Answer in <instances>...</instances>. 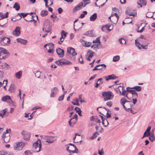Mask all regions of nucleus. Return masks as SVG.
I'll return each mask as SVG.
<instances>
[{
	"label": "nucleus",
	"mask_w": 155,
	"mask_h": 155,
	"mask_svg": "<svg viewBox=\"0 0 155 155\" xmlns=\"http://www.w3.org/2000/svg\"><path fill=\"white\" fill-rule=\"evenodd\" d=\"M116 89L117 92L119 91L121 94L124 96H125L128 98L127 96V94H125V93H127V90H126L124 89V87L120 86L118 88H116Z\"/></svg>",
	"instance_id": "nucleus-6"
},
{
	"label": "nucleus",
	"mask_w": 155,
	"mask_h": 155,
	"mask_svg": "<svg viewBox=\"0 0 155 155\" xmlns=\"http://www.w3.org/2000/svg\"><path fill=\"white\" fill-rule=\"evenodd\" d=\"M35 72H34V73L35 77L37 78H39L41 75V72L38 71H35Z\"/></svg>",
	"instance_id": "nucleus-43"
},
{
	"label": "nucleus",
	"mask_w": 155,
	"mask_h": 155,
	"mask_svg": "<svg viewBox=\"0 0 155 155\" xmlns=\"http://www.w3.org/2000/svg\"><path fill=\"white\" fill-rule=\"evenodd\" d=\"M123 107L125 110L131 113L134 114L135 112H134L133 110L131 109V103L129 101H128L127 103H126L125 104L124 106Z\"/></svg>",
	"instance_id": "nucleus-4"
},
{
	"label": "nucleus",
	"mask_w": 155,
	"mask_h": 155,
	"mask_svg": "<svg viewBox=\"0 0 155 155\" xmlns=\"http://www.w3.org/2000/svg\"><path fill=\"white\" fill-rule=\"evenodd\" d=\"M87 14V12L86 11H84L81 13L79 17L80 18H83L85 16V15Z\"/></svg>",
	"instance_id": "nucleus-45"
},
{
	"label": "nucleus",
	"mask_w": 155,
	"mask_h": 155,
	"mask_svg": "<svg viewBox=\"0 0 155 155\" xmlns=\"http://www.w3.org/2000/svg\"><path fill=\"white\" fill-rule=\"evenodd\" d=\"M2 67L3 68H5L9 67V66L6 63H4L2 64Z\"/></svg>",
	"instance_id": "nucleus-56"
},
{
	"label": "nucleus",
	"mask_w": 155,
	"mask_h": 155,
	"mask_svg": "<svg viewBox=\"0 0 155 155\" xmlns=\"http://www.w3.org/2000/svg\"><path fill=\"white\" fill-rule=\"evenodd\" d=\"M135 42L136 46L139 49H141V45L140 44L138 40V39L135 40Z\"/></svg>",
	"instance_id": "nucleus-40"
},
{
	"label": "nucleus",
	"mask_w": 155,
	"mask_h": 155,
	"mask_svg": "<svg viewBox=\"0 0 155 155\" xmlns=\"http://www.w3.org/2000/svg\"><path fill=\"white\" fill-rule=\"evenodd\" d=\"M86 34L87 35L91 36H94V34L93 33L92 31H89L87 32Z\"/></svg>",
	"instance_id": "nucleus-49"
},
{
	"label": "nucleus",
	"mask_w": 155,
	"mask_h": 155,
	"mask_svg": "<svg viewBox=\"0 0 155 155\" xmlns=\"http://www.w3.org/2000/svg\"><path fill=\"white\" fill-rule=\"evenodd\" d=\"M100 37H98L96 38V39L93 41V43H95V44H97L98 43H100Z\"/></svg>",
	"instance_id": "nucleus-50"
},
{
	"label": "nucleus",
	"mask_w": 155,
	"mask_h": 155,
	"mask_svg": "<svg viewBox=\"0 0 155 155\" xmlns=\"http://www.w3.org/2000/svg\"><path fill=\"white\" fill-rule=\"evenodd\" d=\"M81 42L83 44V45L85 47H89L92 44L91 42H87L84 40H82Z\"/></svg>",
	"instance_id": "nucleus-25"
},
{
	"label": "nucleus",
	"mask_w": 155,
	"mask_h": 155,
	"mask_svg": "<svg viewBox=\"0 0 155 155\" xmlns=\"http://www.w3.org/2000/svg\"><path fill=\"white\" fill-rule=\"evenodd\" d=\"M131 89H135L138 91H140L141 90V87L140 86H136L133 87L131 88Z\"/></svg>",
	"instance_id": "nucleus-42"
},
{
	"label": "nucleus",
	"mask_w": 155,
	"mask_h": 155,
	"mask_svg": "<svg viewBox=\"0 0 155 155\" xmlns=\"http://www.w3.org/2000/svg\"><path fill=\"white\" fill-rule=\"evenodd\" d=\"M149 139L151 142H153L155 140V137H154L153 134L152 135L149 137Z\"/></svg>",
	"instance_id": "nucleus-51"
},
{
	"label": "nucleus",
	"mask_w": 155,
	"mask_h": 155,
	"mask_svg": "<svg viewBox=\"0 0 155 155\" xmlns=\"http://www.w3.org/2000/svg\"><path fill=\"white\" fill-rule=\"evenodd\" d=\"M101 66L103 68H105L106 67V65L104 64H101L96 65L95 67L94 68H97V67H98Z\"/></svg>",
	"instance_id": "nucleus-57"
},
{
	"label": "nucleus",
	"mask_w": 155,
	"mask_h": 155,
	"mask_svg": "<svg viewBox=\"0 0 155 155\" xmlns=\"http://www.w3.org/2000/svg\"><path fill=\"white\" fill-rule=\"evenodd\" d=\"M21 135L23 136L24 139L26 141L29 140L31 136L30 133L25 130H23L21 133Z\"/></svg>",
	"instance_id": "nucleus-7"
},
{
	"label": "nucleus",
	"mask_w": 155,
	"mask_h": 155,
	"mask_svg": "<svg viewBox=\"0 0 155 155\" xmlns=\"http://www.w3.org/2000/svg\"><path fill=\"white\" fill-rule=\"evenodd\" d=\"M153 16V14L151 12H147L146 15V17L148 18H152Z\"/></svg>",
	"instance_id": "nucleus-48"
},
{
	"label": "nucleus",
	"mask_w": 155,
	"mask_h": 155,
	"mask_svg": "<svg viewBox=\"0 0 155 155\" xmlns=\"http://www.w3.org/2000/svg\"><path fill=\"white\" fill-rule=\"evenodd\" d=\"M65 38H63V37H61L60 38V41H59L58 43L59 44L61 45L62 44V43L63 41L64 40V39Z\"/></svg>",
	"instance_id": "nucleus-60"
},
{
	"label": "nucleus",
	"mask_w": 155,
	"mask_h": 155,
	"mask_svg": "<svg viewBox=\"0 0 155 155\" xmlns=\"http://www.w3.org/2000/svg\"><path fill=\"white\" fill-rule=\"evenodd\" d=\"M97 13H94L90 16V20L91 21H94L97 19Z\"/></svg>",
	"instance_id": "nucleus-29"
},
{
	"label": "nucleus",
	"mask_w": 155,
	"mask_h": 155,
	"mask_svg": "<svg viewBox=\"0 0 155 155\" xmlns=\"http://www.w3.org/2000/svg\"><path fill=\"white\" fill-rule=\"evenodd\" d=\"M25 144V143L22 142L16 143L14 146V149L15 150H20L22 149Z\"/></svg>",
	"instance_id": "nucleus-9"
},
{
	"label": "nucleus",
	"mask_w": 155,
	"mask_h": 155,
	"mask_svg": "<svg viewBox=\"0 0 155 155\" xmlns=\"http://www.w3.org/2000/svg\"><path fill=\"white\" fill-rule=\"evenodd\" d=\"M94 53L91 50H89L87 52L86 58L88 60L90 61L91 59L93 56Z\"/></svg>",
	"instance_id": "nucleus-15"
},
{
	"label": "nucleus",
	"mask_w": 155,
	"mask_h": 155,
	"mask_svg": "<svg viewBox=\"0 0 155 155\" xmlns=\"http://www.w3.org/2000/svg\"><path fill=\"white\" fill-rule=\"evenodd\" d=\"M78 102L79 100L77 98H75L73 99V101L72 102V103L74 105L79 106V104Z\"/></svg>",
	"instance_id": "nucleus-32"
},
{
	"label": "nucleus",
	"mask_w": 155,
	"mask_h": 155,
	"mask_svg": "<svg viewBox=\"0 0 155 155\" xmlns=\"http://www.w3.org/2000/svg\"><path fill=\"white\" fill-rule=\"evenodd\" d=\"M67 54L68 56H71L72 55L74 56L76 55L77 53L75 52V50L74 48L70 47L67 49Z\"/></svg>",
	"instance_id": "nucleus-11"
},
{
	"label": "nucleus",
	"mask_w": 155,
	"mask_h": 155,
	"mask_svg": "<svg viewBox=\"0 0 155 155\" xmlns=\"http://www.w3.org/2000/svg\"><path fill=\"white\" fill-rule=\"evenodd\" d=\"M28 14H26L24 13H18V15H19L20 17V19L22 17L23 18L26 17Z\"/></svg>",
	"instance_id": "nucleus-44"
},
{
	"label": "nucleus",
	"mask_w": 155,
	"mask_h": 155,
	"mask_svg": "<svg viewBox=\"0 0 155 155\" xmlns=\"http://www.w3.org/2000/svg\"><path fill=\"white\" fill-rule=\"evenodd\" d=\"M128 101H127L125 98H122L120 100V103L123 106V107L124 106L126 103H127L128 102Z\"/></svg>",
	"instance_id": "nucleus-31"
},
{
	"label": "nucleus",
	"mask_w": 155,
	"mask_h": 155,
	"mask_svg": "<svg viewBox=\"0 0 155 155\" xmlns=\"http://www.w3.org/2000/svg\"><path fill=\"white\" fill-rule=\"evenodd\" d=\"M41 148V143L40 140L38 139L33 144V150L34 152H39Z\"/></svg>",
	"instance_id": "nucleus-2"
},
{
	"label": "nucleus",
	"mask_w": 155,
	"mask_h": 155,
	"mask_svg": "<svg viewBox=\"0 0 155 155\" xmlns=\"http://www.w3.org/2000/svg\"><path fill=\"white\" fill-rule=\"evenodd\" d=\"M64 97V95H63L60 96L58 99V100L59 101H61L63 100Z\"/></svg>",
	"instance_id": "nucleus-58"
},
{
	"label": "nucleus",
	"mask_w": 155,
	"mask_h": 155,
	"mask_svg": "<svg viewBox=\"0 0 155 155\" xmlns=\"http://www.w3.org/2000/svg\"><path fill=\"white\" fill-rule=\"evenodd\" d=\"M86 5H84V4L83 2L80 3L77 6L74 7L73 9L74 11H76L80 10L83 7H84Z\"/></svg>",
	"instance_id": "nucleus-17"
},
{
	"label": "nucleus",
	"mask_w": 155,
	"mask_h": 155,
	"mask_svg": "<svg viewBox=\"0 0 155 155\" xmlns=\"http://www.w3.org/2000/svg\"><path fill=\"white\" fill-rule=\"evenodd\" d=\"M1 43L3 46L8 45L10 43V39L6 37H1Z\"/></svg>",
	"instance_id": "nucleus-8"
},
{
	"label": "nucleus",
	"mask_w": 155,
	"mask_h": 155,
	"mask_svg": "<svg viewBox=\"0 0 155 155\" xmlns=\"http://www.w3.org/2000/svg\"><path fill=\"white\" fill-rule=\"evenodd\" d=\"M98 134L97 132H95L93 134V135L91 137V138L92 139H93L94 138L96 137Z\"/></svg>",
	"instance_id": "nucleus-53"
},
{
	"label": "nucleus",
	"mask_w": 155,
	"mask_h": 155,
	"mask_svg": "<svg viewBox=\"0 0 155 155\" xmlns=\"http://www.w3.org/2000/svg\"><path fill=\"white\" fill-rule=\"evenodd\" d=\"M9 54V52L5 49L0 48V59H4L6 58V54Z\"/></svg>",
	"instance_id": "nucleus-5"
},
{
	"label": "nucleus",
	"mask_w": 155,
	"mask_h": 155,
	"mask_svg": "<svg viewBox=\"0 0 155 155\" xmlns=\"http://www.w3.org/2000/svg\"><path fill=\"white\" fill-rule=\"evenodd\" d=\"M78 62L82 64L84 63L83 61V59L82 58V56L80 55V57L78 59Z\"/></svg>",
	"instance_id": "nucleus-54"
},
{
	"label": "nucleus",
	"mask_w": 155,
	"mask_h": 155,
	"mask_svg": "<svg viewBox=\"0 0 155 155\" xmlns=\"http://www.w3.org/2000/svg\"><path fill=\"white\" fill-rule=\"evenodd\" d=\"M102 124L104 126L106 127L109 124V123L107 120L106 119H105L104 120H103L102 121Z\"/></svg>",
	"instance_id": "nucleus-37"
},
{
	"label": "nucleus",
	"mask_w": 155,
	"mask_h": 155,
	"mask_svg": "<svg viewBox=\"0 0 155 155\" xmlns=\"http://www.w3.org/2000/svg\"><path fill=\"white\" fill-rule=\"evenodd\" d=\"M2 100L4 102H7L9 105L13 104V101L10 96L6 95L5 96L2 98Z\"/></svg>",
	"instance_id": "nucleus-10"
},
{
	"label": "nucleus",
	"mask_w": 155,
	"mask_h": 155,
	"mask_svg": "<svg viewBox=\"0 0 155 155\" xmlns=\"http://www.w3.org/2000/svg\"><path fill=\"white\" fill-rule=\"evenodd\" d=\"M0 14H1L0 17L2 18L1 19H2L3 18L8 17V13L7 12L4 15H3L1 13Z\"/></svg>",
	"instance_id": "nucleus-41"
},
{
	"label": "nucleus",
	"mask_w": 155,
	"mask_h": 155,
	"mask_svg": "<svg viewBox=\"0 0 155 155\" xmlns=\"http://www.w3.org/2000/svg\"><path fill=\"white\" fill-rule=\"evenodd\" d=\"M69 147L67 146V150L70 153H78V150L77 149L76 147H75V149L74 150H69Z\"/></svg>",
	"instance_id": "nucleus-26"
},
{
	"label": "nucleus",
	"mask_w": 155,
	"mask_h": 155,
	"mask_svg": "<svg viewBox=\"0 0 155 155\" xmlns=\"http://www.w3.org/2000/svg\"><path fill=\"white\" fill-rule=\"evenodd\" d=\"M20 28L19 27H16L13 32V35L17 36H19L20 34Z\"/></svg>",
	"instance_id": "nucleus-16"
},
{
	"label": "nucleus",
	"mask_w": 155,
	"mask_h": 155,
	"mask_svg": "<svg viewBox=\"0 0 155 155\" xmlns=\"http://www.w3.org/2000/svg\"><path fill=\"white\" fill-rule=\"evenodd\" d=\"M58 89L56 87H54L51 89V97H54V95L56 94L58 91Z\"/></svg>",
	"instance_id": "nucleus-21"
},
{
	"label": "nucleus",
	"mask_w": 155,
	"mask_h": 155,
	"mask_svg": "<svg viewBox=\"0 0 155 155\" xmlns=\"http://www.w3.org/2000/svg\"><path fill=\"white\" fill-rule=\"evenodd\" d=\"M17 41L18 42H20L21 44L24 45H26L27 42L26 40L20 38H17Z\"/></svg>",
	"instance_id": "nucleus-30"
},
{
	"label": "nucleus",
	"mask_w": 155,
	"mask_h": 155,
	"mask_svg": "<svg viewBox=\"0 0 155 155\" xmlns=\"http://www.w3.org/2000/svg\"><path fill=\"white\" fill-rule=\"evenodd\" d=\"M48 14V12L46 10H42L41 12V15L43 16H45Z\"/></svg>",
	"instance_id": "nucleus-36"
},
{
	"label": "nucleus",
	"mask_w": 155,
	"mask_h": 155,
	"mask_svg": "<svg viewBox=\"0 0 155 155\" xmlns=\"http://www.w3.org/2000/svg\"><path fill=\"white\" fill-rule=\"evenodd\" d=\"M132 19L129 18H126L125 19L126 24L130 23L132 22Z\"/></svg>",
	"instance_id": "nucleus-46"
},
{
	"label": "nucleus",
	"mask_w": 155,
	"mask_h": 155,
	"mask_svg": "<svg viewBox=\"0 0 155 155\" xmlns=\"http://www.w3.org/2000/svg\"><path fill=\"white\" fill-rule=\"evenodd\" d=\"M106 105L109 107H111L112 106V103L111 101H108L106 103Z\"/></svg>",
	"instance_id": "nucleus-59"
},
{
	"label": "nucleus",
	"mask_w": 155,
	"mask_h": 155,
	"mask_svg": "<svg viewBox=\"0 0 155 155\" xmlns=\"http://www.w3.org/2000/svg\"><path fill=\"white\" fill-rule=\"evenodd\" d=\"M119 41L120 43H121V44H126V41L125 40V39H123V38H120L119 39Z\"/></svg>",
	"instance_id": "nucleus-47"
},
{
	"label": "nucleus",
	"mask_w": 155,
	"mask_h": 155,
	"mask_svg": "<svg viewBox=\"0 0 155 155\" xmlns=\"http://www.w3.org/2000/svg\"><path fill=\"white\" fill-rule=\"evenodd\" d=\"M111 16L113 17V19H115L114 20H112V22L114 24L116 23L119 18V17L117 14V13H115L113 14L112 13Z\"/></svg>",
	"instance_id": "nucleus-18"
},
{
	"label": "nucleus",
	"mask_w": 155,
	"mask_h": 155,
	"mask_svg": "<svg viewBox=\"0 0 155 155\" xmlns=\"http://www.w3.org/2000/svg\"><path fill=\"white\" fill-rule=\"evenodd\" d=\"M22 71H20L16 73L15 76L18 79H20L22 76Z\"/></svg>",
	"instance_id": "nucleus-27"
},
{
	"label": "nucleus",
	"mask_w": 155,
	"mask_h": 155,
	"mask_svg": "<svg viewBox=\"0 0 155 155\" xmlns=\"http://www.w3.org/2000/svg\"><path fill=\"white\" fill-rule=\"evenodd\" d=\"M120 57L119 55H117L114 56L113 59V62H117L120 59Z\"/></svg>",
	"instance_id": "nucleus-39"
},
{
	"label": "nucleus",
	"mask_w": 155,
	"mask_h": 155,
	"mask_svg": "<svg viewBox=\"0 0 155 155\" xmlns=\"http://www.w3.org/2000/svg\"><path fill=\"white\" fill-rule=\"evenodd\" d=\"M78 118H71L68 122L69 125L71 127H73L75 124Z\"/></svg>",
	"instance_id": "nucleus-20"
},
{
	"label": "nucleus",
	"mask_w": 155,
	"mask_h": 155,
	"mask_svg": "<svg viewBox=\"0 0 155 155\" xmlns=\"http://www.w3.org/2000/svg\"><path fill=\"white\" fill-rule=\"evenodd\" d=\"M13 8L16 10L18 11L20 8V6L18 4L17 2H15L13 6Z\"/></svg>",
	"instance_id": "nucleus-33"
},
{
	"label": "nucleus",
	"mask_w": 155,
	"mask_h": 155,
	"mask_svg": "<svg viewBox=\"0 0 155 155\" xmlns=\"http://www.w3.org/2000/svg\"><path fill=\"white\" fill-rule=\"evenodd\" d=\"M55 63L59 65H67L71 64V62L64 59H62L56 61L55 62Z\"/></svg>",
	"instance_id": "nucleus-3"
},
{
	"label": "nucleus",
	"mask_w": 155,
	"mask_h": 155,
	"mask_svg": "<svg viewBox=\"0 0 155 155\" xmlns=\"http://www.w3.org/2000/svg\"><path fill=\"white\" fill-rule=\"evenodd\" d=\"M127 14H128L130 16H134V14L133 13H130L129 12V11H127L126 12Z\"/></svg>",
	"instance_id": "nucleus-64"
},
{
	"label": "nucleus",
	"mask_w": 155,
	"mask_h": 155,
	"mask_svg": "<svg viewBox=\"0 0 155 155\" xmlns=\"http://www.w3.org/2000/svg\"><path fill=\"white\" fill-rule=\"evenodd\" d=\"M130 88L129 87H127V91L130 93H131L132 95V97L134 98H137V97L138 95L137 93L135 90H128V88Z\"/></svg>",
	"instance_id": "nucleus-13"
},
{
	"label": "nucleus",
	"mask_w": 155,
	"mask_h": 155,
	"mask_svg": "<svg viewBox=\"0 0 155 155\" xmlns=\"http://www.w3.org/2000/svg\"><path fill=\"white\" fill-rule=\"evenodd\" d=\"M56 140V139L54 138V137L50 136L48 138H47L46 141L48 143H51Z\"/></svg>",
	"instance_id": "nucleus-24"
},
{
	"label": "nucleus",
	"mask_w": 155,
	"mask_h": 155,
	"mask_svg": "<svg viewBox=\"0 0 155 155\" xmlns=\"http://www.w3.org/2000/svg\"><path fill=\"white\" fill-rule=\"evenodd\" d=\"M97 82L98 83H100V84H101L103 83V81H102V78H100L98 79V81Z\"/></svg>",
	"instance_id": "nucleus-62"
},
{
	"label": "nucleus",
	"mask_w": 155,
	"mask_h": 155,
	"mask_svg": "<svg viewBox=\"0 0 155 155\" xmlns=\"http://www.w3.org/2000/svg\"><path fill=\"white\" fill-rule=\"evenodd\" d=\"M151 129V127H150L149 126L148 127L146 131L144 133V136L145 135V134H147V135H149V136H150V131Z\"/></svg>",
	"instance_id": "nucleus-35"
},
{
	"label": "nucleus",
	"mask_w": 155,
	"mask_h": 155,
	"mask_svg": "<svg viewBox=\"0 0 155 155\" xmlns=\"http://www.w3.org/2000/svg\"><path fill=\"white\" fill-rule=\"evenodd\" d=\"M67 35V33L65 32L64 31H62L61 33V37L65 38Z\"/></svg>",
	"instance_id": "nucleus-52"
},
{
	"label": "nucleus",
	"mask_w": 155,
	"mask_h": 155,
	"mask_svg": "<svg viewBox=\"0 0 155 155\" xmlns=\"http://www.w3.org/2000/svg\"><path fill=\"white\" fill-rule=\"evenodd\" d=\"M91 0H83V2L84 3V5H86L90 2Z\"/></svg>",
	"instance_id": "nucleus-55"
},
{
	"label": "nucleus",
	"mask_w": 155,
	"mask_h": 155,
	"mask_svg": "<svg viewBox=\"0 0 155 155\" xmlns=\"http://www.w3.org/2000/svg\"><path fill=\"white\" fill-rule=\"evenodd\" d=\"M100 43H101L99 42L97 44H95L94 45H93L91 46V48L94 49H95L96 48H98V47L100 45Z\"/></svg>",
	"instance_id": "nucleus-38"
},
{
	"label": "nucleus",
	"mask_w": 155,
	"mask_h": 155,
	"mask_svg": "<svg viewBox=\"0 0 155 155\" xmlns=\"http://www.w3.org/2000/svg\"><path fill=\"white\" fill-rule=\"evenodd\" d=\"M15 90V86L14 84H11L10 85L8 91L11 92H14Z\"/></svg>",
	"instance_id": "nucleus-28"
},
{
	"label": "nucleus",
	"mask_w": 155,
	"mask_h": 155,
	"mask_svg": "<svg viewBox=\"0 0 155 155\" xmlns=\"http://www.w3.org/2000/svg\"><path fill=\"white\" fill-rule=\"evenodd\" d=\"M113 25H107L103 26L101 28V30L103 31H105L106 30H108L109 31H110L113 29Z\"/></svg>",
	"instance_id": "nucleus-12"
},
{
	"label": "nucleus",
	"mask_w": 155,
	"mask_h": 155,
	"mask_svg": "<svg viewBox=\"0 0 155 155\" xmlns=\"http://www.w3.org/2000/svg\"><path fill=\"white\" fill-rule=\"evenodd\" d=\"M56 51L58 56L60 58L63 57L64 55V51L60 48L56 49Z\"/></svg>",
	"instance_id": "nucleus-14"
},
{
	"label": "nucleus",
	"mask_w": 155,
	"mask_h": 155,
	"mask_svg": "<svg viewBox=\"0 0 155 155\" xmlns=\"http://www.w3.org/2000/svg\"><path fill=\"white\" fill-rule=\"evenodd\" d=\"M137 3L140 7H142V5H146L147 2L146 0H139L137 1Z\"/></svg>",
	"instance_id": "nucleus-22"
},
{
	"label": "nucleus",
	"mask_w": 155,
	"mask_h": 155,
	"mask_svg": "<svg viewBox=\"0 0 155 155\" xmlns=\"http://www.w3.org/2000/svg\"><path fill=\"white\" fill-rule=\"evenodd\" d=\"M142 47L143 49H147V48L148 47V45H141V47Z\"/></svg>",
	"instance_id": "nucleus-61"
},
{
	"label": "nucleus",
	"mask_w": 155,
	"mask_h": 155,
	"mask_svg": "<svg viewBox=\"0 0 155 155\" xmlns=\"http://www.w3.org/2000/svg\"><path fill=\"white\" fill-rule=\"evenodd\" d=\"M102 95L105 101L111 100L114 96L113 93L110 91L103 92Z\"/></svg>",
	"instance_id": "nucleus-1"
},
{
	"label": "nucleus",
	"mask_w": 155,
	"mask_h": 155,
	"mask_svg": "<svg viewBox=\"0 0 155 155\" xmlns=\"http://www.w3.org/2000/svg\"><path fill=\"white\" fill-rule=\"evenodd\" d=\"M54 45L52 43L48 44L49 50H48V52L49 53H52L54 52L53 49L54 48Z\"/></svg>",
	"instance_id": "nucleus-23"
},
{
	"label": "nucleus",
	"mask_w": 155,
	"mask_h": 155,
	"mask_svg": "<svg viewBox=\"0 0 155 155\" xmlns=\"http://www.w3.org/2000/svg\"><path fill=\"white\" fill-rule=\"evenodd\" d=\"M118 78V77L116 76L114 74H112L108 75L105 77L104 78L106 81H108L110 80L115 79Z\"/></svg>",
	"instance_id": "nucleus-19"
},
{
	"label": "nucleus",
	"mask_w": 155,
	"mask_h": 155,
	"mask_svg": "<svg viewBox=\"0 0 155 155\" xmlns=\"http://www.w3.org/2000/svg\"><path fill=\"white\" fill-rule=\"evenodd\" d=\"M48 4H49L48 5L51 6L53 5V0H50L49 1V0H48Z\"/></svg>",
	"instance_id": "nucleus-63"
},
{
	"label": "nucleus",
	"mask_w": 155,
	"mask_h": 155,
	"mask_svg": "<svg viewBox=\"0 0 155 155\" xmlns=\"http://www.w3.org/2000/svg\"><path fill=\"white\" fill-rule=\"evenodd\" d=\"M7 109H5L0 111V116L3 118L5 114L7 111Z\"/></svg>",
	"instance_id": "nucleus-34"
}]
</instances>
